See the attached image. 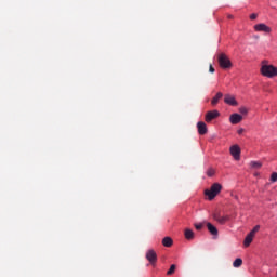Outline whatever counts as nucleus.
<instances>
[{
  "label": "nucleus",
  "mask_w": 277,
  "mask_h": 277,
  "mask_svg": "<svg viewBox=\"0 0 277 277\" xmlns=\"http://www.w3.org/2000/svg\"><path fill=\"white\" fill-rule=\"evenodd\" d=\"M254 29L256 31H263L264 34H272V28L269 26L263 24V23L262 24H256L254 26Z\"/></svg>",
  "instance_id": "0eeeda50"
},
{
  "label": "nucleus",
  "mask_w": 277,
  "mask_h": 277,
  "mask_svg": "<svg viewBox=\"0 0 277 277\" xmlns=\"http://www.w3.org/2000/svg\"><path fill=\"white\" fill-rule=\"evenodd\" d=\"M203 226H205V225H203L202 223L195 224L196 230H202V227H203Z\"/></svg>",
  "instance_id": "b1692460"
},
{
  "label": "nucleus",
  "mask_w": 277,
  "mask_h": 277,
  "mask_svg": "<svg viewBox=\"0 0 277 277\" xmlns=\"http://www.w3.org/2000/svg\"><path fill=\"white\" fill-rule=\"evenodd\" d=\"M146 259L147 261H149L150 265H155L157 263V252H155V250L149 249L146 252Z\"/></svg>",
  "instance_id": "39448f33"
},
{
  "label": "nucleus",
  "mask_w": 277,
  "mask_h": 277,
  "mask_svg": "<svg viewBox=\"0 0 277 277\" xmlns=\"http://www.w3.org/2000/svg\"><path fill=\"white\" fill-rule=\"evenodd\" d=\"M197 129H198V133L199 135H207L208 133V129H207V123H205V121H199L197 123Z\"/></svg>",
  "instance_id": "1a4fd4ad"
},
{
  "label": "nucleus",
  "mask_w": 277,
  "mask_h": 277,
  "mask_svg": "<svg viewBox=\"0 0 277 277\" xmlns=\"http://www.w3.org/2000/svg\"><path fill=\"white\" fill-rule=\"evenodd\" d=\"M260 71L263 77H267L268 79L277 77V67L274 65H262Z\"/></svg>",
  "instance_id": "f257e3e1"
},
{
  "label": "nucleus",
  "mask_w": 277,
  "mask_h": 277,
  "mask_svg": "<svg viewBox=\"0 0 277 277\" xmlns=\"http://www.w3.org/2000/svg\"><path fill=\"white\" fill-rule=\"evenodd\" d=\"M241 120H243V116L235 113L232 114L229 117V122H232V124H239V122H241Z\"/></svg>",
  "instance_id": "9d476101"
},
{
  "label": "nucleus",
  "mask_w": 277,
  "mask_h": 277,
  "mask_svg": "<svg viewBox=\"0 0 277 277\" xmlns=\"http://www.w3.org/2000/svg\"><path fill=\"white\" fill-rule=\"evenodd\" d=\"M256 18H259V14L253 13L250 15V21H256Z\"/></svg>",
  "instance_id": "393cba45"
},
{
  "label": "nucleus",
  "mask_w": 277,
  "mask_h": 277,
  "mask_svg": "<svg viewBox=\"0 0 277 277\" xmlns=\"http://www.w3.org/2000/svg\"><path fill=\"white\" fill-rule=\"evenodd\" d=\"M229 153L236 161H239V159H241V148L239 147V145H233L229 148Z\"/></svg>",
  "instance_id": "20e7f679"
},
{
  "label": "nucleus",
  "mask_w": 277,
  "mask_h": 277,
  "mask_svg": "<svg viewBox=\"0 0 277 277\" xmlns=\"http://www.w3.org/2000/svg\"><path fill=\"white\" fill-rule=\"evenodd\" d=\"M209 72H215V68L213 67V65L212 64H210V66H209Z\"/></svg>",
  "instance_id": "a878e982"
},
{
  "label": "nucleus",
  "mask_w": 277,
  "mask_h": 277,
  "mask_svg": "<svg viewBox=\"0 0 277 277\" xmlns=\"http://www.w3.org/2000/svg\"><path fill=\"white\" fill-rule=\"evenodd\" d=\"M223 96H224V94L222 92H217L216 95L212 98L211 105H213V107H215V105H217V103H220V100H222Z\"/></svg>",
  "instance_id": "f8f14e48"
},
{
  "label": "nucleus",
  "mask_w": 277,
  "mask_h": 277,
  "mask_svg": "<svg viewBox=\"0 0 277 277\" xmlns=\"http://www.w3.org/2000/svg\"><path fill=\"white\" fill-rule=\"evenodd\" d=\"M220 192H222V184L214 183L209 189L205 190V196H208V200H214Z\"/></svg>",
  "instance_id": "f03ea898"
},
{
  "label": "nucleus",
  "mask_w": 277,
  "mask_h": 277,
  "mask_svg": "<svg viewBox=\"0 0 277 277\" xmlns=\"http://www.w3.org/2000/svg\"><path fill=\"white\" fill-rule=\"evenodd\" d=\"M243 128H240L238 131H237V133H238V135H241L242 133H243Z\"/></svg>",
  "instance_id": "bb28decb"
},
{
  "label": "nucleus",
  "mask_w": 277,
  "mask_h": 277,
  "mask_svg": "<svg viewBox=\"0 0 277 277\" xmlns=\"http://www.w3.org/2000/svg\"><path fill=\"white\" fill-rule=\"evenodd\" d=\"M224 103H226V105H230L232 107H237V100H235V96L230 94H226L224 96Z\"/></svg>",
  "instance_id": "6e6552de"
},
{
  "label": "nucleus",
  "mask_w": 277,
  "mask_h": 277,
  "mask_svg": "<svg viewBox=\"0 0 277 277\" xmlns=\"http://www.w3.org/2000/svg\"><path fill=\"white\" fill-rule=\"evenodd\" d=\"M217 62H219V65L221 66V68H232L233 67V63L230 62V58H228V56L224 53H220L217 55Z\"/></svg>",
  "instance_id": "7ed1b4c3"
},
{
  "label": "nucleus",
  "mask_w": 277,
  "mask_h": 277,
  "mask_svg": "<svg viewBox=\"0 0 277 277\" xmlns=\"http://www.w3.org/2000/svg\"><path fill=\"white\" fill-rule=\"evenodd\" d=\"M175 272H176V265L172 264L169 271L167 272V276H172V274H174Z\"/></svg>",
  "instance_id": "6ab92c4d"
},
{
  "label": "nucleus",
  "mask_w": 277,
  "mask_h": 277,
  "mask_svg": "<svg viewBox=\"0 0 277 277\" xmlns=\"http://www.w3.org/2000/svg\"><path fill=\"white\" fill-rule=\"evenodd\" d=\"M214 174H215V170L214 169H209L207 171V176H214Z\"/></svg>",
  "instance_id": "4be33fe9"
},
{
  "label": "nucleus",
  "mask_w": 277,
  "mask_h": 277,
  "mask_svg": "<svg viewBox=\"0 0 277 277\" xmlns=\"http://www.w3.org/2000/svg\"><path fill=\"white\" fill-rule=\"evenodd\" d=\"M250 167L254 168L255 170H259L263 167V163H261V161H251Z\"/></svg>",
  "instance_id": "f3484780"
},
{
  "label": "nucleus",
  "mask_w": 277,
  "mask_h": 277,
  "mask_svg": "<svg viewBox=\"0 0 277 277\" xmlns=\"http://www.w3.org/2000/svg\"><path fill=\"white\" fill-rule=\"evenodd\" d=\"M258 230H261V225L254 226L253 229L249 234L253 235V237H254V235H256Z\"/></svg>",
  "instance_id": "aec40b11"
},
{
  "label": "nucleus",
  "mask_w": 277,
  "mask_h": 277,
  "mask_svg": "<svg viewBox=\"0 0 277 277\" xmlns=\"http://www.w3.org/2000/svg\"><path fill=\"white\" fill-rule=\"evenodd\" d=\"M213 219H214L216 222H219V224H226V222H228V216H222V215H220V214H217V213H215V214L213 215Z\"/></svg>",
  "instance_id": "9b49d317"
},
{
  "label": "nucleus",
  "mask_w": 277,
  "mask_h": 277,
  "mask_svg": "<svg viewBox=\"0 0 277 277\" xmlns=\"http://www.w3.org/2000/svg\"><path fill=\"white\" fill-rule=\"evenodd\" d=\"M215 118H220V111L210 110L206 114L205 120L206 122H211L212 120H215Z\"/></svg>",
  "instance_id": "423d86ee"
},
{
  "label": "nucleus",
  "mask_w": 277,
  "mask_h": 277,
  "mask_svg": "<svg viewBox=\"0 0 277 277\" xmlns=\"http://www.w3.org/2000/svg\"><path fill=\"white\" fill-rule=\"evenodd\" d=\"M207 227H208L209 233H211L214 237H217V227H215L211 223H207Z\"/></svg>",
  "instance_id": "2eb2a0df"
},
{
  "label": "nucleus",
  "mask_w": 277,
  "mask_h": 277,
  "mask_svg": "<svg viewBox=\"0 0 277 277\" xmlns=\"http://www.w3.org/2000/svg\"><path fill=\"white\" fill-rule=\"evenodd\" d=\"M253 239H254V236L249 233V234L246 236L245 240H243V246H245V248L250 247V243H252Z\"/></svg>",
  "instance_id": "ddd939ff"
},
{
  "label": "nucleus",
  "mask_w": 277,
  "mask_h": 277,
  "mask_svg": "<svg viewBox=\"0 0 277 277\" xmlns=\"http://www.w3.org/2000/svg\"><path fill=\"white\" fill-rule=\"evenodd\" d=\"M174 243V241L172 240L171 237H164L162 239V246H164V248H172V245Z\"/></svg>",
  "instance_id": "4468645a"
},
{
  "label": "nucleus",
  "mask_w": 277,
  "mask_h": 277,
  "mask_svg": "<svg viewBox=\"0 0 277 277\" xmlns=\"http://www.w3.org/2000/svg\"><path fill=\"white\" fill-rule=\"evenodd\" d=\"M227 18L233 19L234 16L229 14V15H227Z\"/></svg>",
  "instance_id": "cd10ccee"
},
{
  "label": "nucleus",
  "mask_w": 277,
  "mask_h": 277,
  "mask_svg": "<svg viewBox=\"0 0 277 277\" xmlns=\"http://www.w3.org/2000/svg\"><path fill=\"white\" fill-rule=\"evenodd\" d=\"M184 235H185V239H194V230H192V229H185V232H184Z\"/></svg>",
  "instance_id": "dca6fc26"
},
{
  "label": "nucleus",
  "mask_w": 277,
  "mask_h": 277,
  "mask_svg": "<svg viewBox=\"0 0 277 277\" xmlns=\"http://www.w3.org/2000/svg\"><path fill=\"white\" fill-rule=\"evenodd\" d=\"M276 181H277V172H273L271 175V182L276 183Z\"/></svg>",
  "instance_id": "412c9836"
},
{
  "label": "nucleus",
  "mask_w": 277,
  "mask_h": 277,
  "mask_svg": "<svg viewBox=\"0 0 277 277\" xmlns=\"http://www.w3.org/2000/svg\"><path fill=\"white\" fill-rule=\"evenodd\" d=\"M240 265H243V260H241V258H237V259L233 262V267H239Z\"/></svg>",
  "instance_id": "a211bd4d"
},
{
  "label": "nucleus",
  "mask_w": 277,
  "mask_h": 277,
  "mask_svg": "<svg viewBox=\"0 0 277 277\" xmlns=\"http://www.w3.org/2000/svg\"><path fill=\"white\" fill-rule=\"evenodd\" d=\"M239 111H240V114H242L243 116H246V114H248V108H246V107H240V108H239Z\"/></svg>",
  "instance_id": "5701e85b"
}]
</instances>
